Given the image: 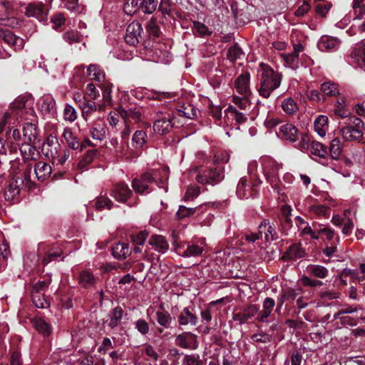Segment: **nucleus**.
Here are the masks:
<instances>
[{"label": "nucleus", "instance_id": "f257e3e1", "mask_svg": "<svg viewBox=\"0 0 365 365\" xmlns=\"http://www.w3.org/2000/svg\"><path fill=\"white\" fill-rule=\"evenodd\" d=\"M259 73V94L263 98H268L271 93L279 87L282 75L264 63H260Z\"/></svg>", "mask_w": 365, "mask_h": 365}, {"label": "nucleus", "instance_id": "f03ea898", "mask_svg": "<svg viewBox=\"0 0 365 365\" xmlns=\"http://www.w3.org/2000/svg\"><path fill=\"white\" fill-rule=\"evenodd\" d=\"M31 171L32 167L30 165H27L24 170L23 178L14 176L11 179L4 192L6 200L14 201L17 200L24 186L27 187L28 190H31L34 187V183L30 178Z\"/></svg>", "mask_w": 365, "mask_h": 365}, {"label": "nucleus", "instance_id": "7ed1b4c3", "mask_svg": "<svg viewBox=\"0 0 365 365\" xmlns=\"http://www.w3.org/2000/svg\"><path fill=\"white\" fill-rule=\"evenodd\" d=\"M364 123L355 116L349 117L344 125H341L339 133L346 141H360L364 136Z\"/></svg>", "mask_w": 365, "mask_h": 365}, {"label": "nucleus", "instance_id": "20e7f679", "mask_svg": "<svg viewBox=\"0 0 365 365\" xmlns=\"http://www.w3.org/2000/svg\"><path fill=\"white\" fill-rule=\"evenodd\" d=\"M11 21V19L8 17L0 18V39L14 47L15 50H21L24 46V40L15 36L9 30L1 27V26H9Z\"/></svg>", "mask_w": 365, "mask_h": 365}, {"label": "nucleus", "instance_id": "39448f33", "mask_svg": "<svg viewBox=\"0 0 365 365\" xmlns=\"http://www.w3.org/2000/svg\"><path fill=\"white\" fill-rule=\"evenodd\" d=\"M224 178L223 170L220 168L203 170L198 173L195 177L197 182L202 185L216 184Z\"/></svg>", "mask_w": 365, "mask_h": 365}, {"label": "nucleus", "instance_id": "423d86ee", "mask_svg": "<svg viewBox=\"0 0 365 365\" xmlns=\"http://www.w3.org/2000/svg\"><path fill=\"white\" fill-rule=\"evenodd\" d=\"M41 150L46 158L54 161L61 152V145L58 138L51 135H48L42 145Z\"/></svg>", "mask_w": 365, "mask_h": 365}, {"label": "nucleus", "instance_id": "0eeeda50", "mask_svg": "<svg viewBox=\"0 0 365 365\" xmlns=\"http://www.w3.org/2000/svg\"><path fill=\"white\" fill-rule=\"evenodd\" d=\"M142 34L141 24L134 21L127 26L125 41L131 46H135L143 40Z\"/></svg>", "mask_w": 365, "mask_h": 365}, {"label": "nucleus", "instance_id": "6e6552de", "mask_svg": "<svg viewBox=\"0 0 365 365\" xmlns=\"http://www.w3.org/2000/svg\"><path fill=\"white\" fill-rule=\"evenodd\" d=\"M175 117H171L170 115H160L157 118L153 125L154 131L160 135H164L172 129L175 125Z\"/></svg>", "mask_w": 365, "mask_h": 365}, {"label": "nucleus", "instance_id": "1a4fd4ad", "mask_svg": "<svg viewBox=\"0 0 365 365\" xmlns=\"http://www.w3.org/2000/svg\"><path fill=\"white\" fill-rule=\"evenodd\" d=\"M257 192L256 186L249 184L246 177L240 178L236 190V193L240 199L254 197Z\"/></svg>", "mask_w": 365, "mask_h": 365}, {"label": "nucleus", "instance_id": "9d476101", "mask_svg": "<svg viewBox=\"0 0 365 365\" xmlns=\"http://www.w3.org/2000/svg\"><path fill=\"white\" fill-rule=\"evenodd\" d=\"M178 322L180 327L196 326L198 323V317L195 314V308L192 307L183 308L178 317Z\"/></svg>", "mask_w": 365, "mask_h": 365}, {"label": "nucleus", "instance_id": "9b49d317", "mask_svg": "<svg viewBox=\"0 0 365 365\" xmlns=\"http://www.w3.org/2000/svg\"><path fill=\"white\" fill-rule=\"evenodd\" d=\"M258 312V305L250 304L247 307L243 308L240 312L233 313L232 319L235 322H238L240 324H243L256 316Z\"/></svg>", "mask_w": 365, "mask_h": 365}, {"label": "nucleus", "instance_id": "f8f14e48", "mask_svg": "<svg viewBox=\"0 0 365 365\" xmlns=\"http://www.w3.org/2000/svg\"><path fill=\"white\" fill-rule=\"evenodd\" d=\"M225 121L228 123L230 119L235 120L237 125L245 123L249 115V112H240L233 106H230L225 110Z\"/></svg>", "mask_w": 365, "mask_h": 365}, {"label": "nucleus", "instance_id": "ddd939ff", "mask_svg": "<svg viewBox=\"0 0 365 365\" xmlns=\"http://www.w3.org/2000/svg\"><path fill=\"white\" fill-rule=\"evenodd\" d=\"M341 44V41L336 38L330 36H322L318 43V47L322 51H335Z\"/></svg>", "mask_w": 365, "mask_h": 365}, {"label": "nucleus", "instance_id": "4468645a", "mask_svg": "<svg viewBox=\"0 0 365 365\" xmlns=\"http://www.w3.org/2000/svg\"><path fill=\"white\" fill-rule=\"evenodd\" d=\"M281 168L282 165L272 160L266 163L264 170L267 180L271 184L277 185L278 182V172Z\"/></svg>", "mask_w": 365, "mask_h": 365}, {"label": "nucleus", "instance_id": "2eb2a0df", "mask_svg": "<svg viewBox=\"0 0 365 365\" xmlns=\"http://www.w3.org/2000/svg\"><path fill=\"white\" fill-rule=\"evenodd\" d=\"M131 194L132 191L125 183L116 184L110 192L111 196L120 202H125Z\"/></svg>", "mask_w": 365, "mask_h": 365}, {"label": "nucleus", "instance_id": "dca6fc26", "mask_svg": "<svg viewBox=\"0 0 365 365\" xmlns=\"http://www.w3.org/2000/svg\"><path fill=\"white\" fill-rule=\"evenodd\" d=\"M277 135L282 138L295 142L297 140V129L292 124H284L279 127Z\"/></svg>", "mask_w": 365, "mask_h": 365}, {"label": "nucleus", "instance_id": "f3484780", "mask_svg": "<svg viewBox=\"0 0 365 365\" xmlns=\"http://www.w3.org/2000/svg\"><path fill=\"white\" fill-rule=\"evenodd\" d=\"M250 73L245 72L240 74L235 81V88L242 95L250 93Z\"/></svg>", "mask_w": 365, "mask_h": 365}, {"label": "nucleus", "instance_id": "a211bd4d", "mask_svg": "<svg viewBox=\"0 0 365 365\" xmlns=\"http://www.w3.org/2000/svg\"><path fill=\"white\" fill-rule=\"evenodd\" d=\"M149 244L159 253L164 254L169 249V244L163 235H152Z\"/></svg>", "mask_w": 365, "mask_h": 365}, {"label": "nucleus", "instance_id": "6ab92c4d", "mask_svg": "<svg viewBox=\"0 0 365 365\" xmlns=\"http://www.w3.org/2000/svg\"><path fill=\"white\" fill-rule=\"evenodd\" d=\"M51 166L43 161L38 162L34 167V173L38 180L44 181L51 174Z\"/></svg>", "mask_w": 365, "mask_h": 365}, {"label": "nucleus", "instance_id": "aec40b11", "mask_svg": "<svg viewBox=\"0 0 365 365\" xmlns=\"http://www.w3.org/2000/svg\"><path fill=\"white\" fill-rule=\"evenodd\" d=\"M119 115L124 120L132 119L135 121L140 120L141 117V111L140 108L129 107L128 108H119L117 110Z\"/></svg>", "mask_w": 365, "mask_h": 365}, {"label": "nucleus", "instance_id": "412c9836", "mask_svg": "<svg viewBox=\"0 0 365 365\" xmlns=\"http://www.w3.org/2000/svg\"><path fill=\"white\" fill-rule=\"evenodd\" d=\"M17 119L12 111L0 110V134L9 128V126Z\"/></svg>", "mask_w": 365, "mask_h": 365}, {"label": "nucleus", "instance_id": "4be33fe9", "mask_svg": "<svg viewBox=\"0 0 365 365\" xmlns=\"http://www.w3.org/2000/svg\"><path fill=\"white\" fill-rule=\"evenodd\" d=\"M80 108L82 110V115L86 120L87 117L91 115L97 110H102L104 109L103 104L97 105L96 102L87 100L84 101L81 105Z\"/></svg>", "mask_w": 365, "mask_h": 365}, {"label": "nucleus", "instance_id": "5701e85b", "mask_svg": "<svg viewBox=\"0 0 365 365\" xmlns=\"http://www.w3.org/2000/svg\"><path fill=\"white\" fill-rule=\"evenodd\" d=\"M305 255V250L302 247L301 244L298 243L294 244L289 247L284 252V258L297 259L304 257Z\"/></svg>", "mask_w": 365, "mask_h": 365}, {"label": "nucleus", "instance_id": "b1692460", "mask_svg": "<svg viewBox=\"0 0 365 365\" xmlns=\"http://www.w3.org/2000/svg\"><path fill=\"white\" fill-rule=\"evenodd\" d=\"M130 253L129 245L125 242L115 244L112 248V254L118 259H125Z\"/></svg>", "mask_w": 365, "mask_h": 365}, {"label": "nucleus", "instance_id": "393cba45", "mask_svg": "<svg viewBox=\"0 0 365 365\" xmlns=\"http://www.w3.org/2000/svg\"><path fill=\"white\" fill-rule=\"evenodd\" d=\"M31 143H24L20 150L25 160H36L39 157V153L36 147L31 145Z\"/></svg>", "mask_w": 365, "mask_h": 365}, {"label": "nucleus", "instance_id": "a878e982", "mask_svg": "<svg viewBox=\"0 0 365 365\" xmlns=\"http://www.w3.org/2000/svg\"><path fill=\"white\" fill-rule=\"evenodd\" d=\"M123 316V310L121 307H117L114 308L108 315L110 319L107 321L108 326L112 329L117 327L120 325Z\"/></svg>", "mask_w": 365, "mask_h": 365}, {"label": "nucleus", "instance_id": "bb28decb", "mask_svg": "<svg viewBox=\"0 0 365 365\" xmlns=\"http://www.w3.org/2000/svg\"><path fill=\"white\" fill-rule=\"evenodd\" d=\"M44 11V6L42 3H30L26 7L25 14L29 17L39 19Z\"/></svg>", "mask_w": 365, "mask_h": 365}, {"label": "nucleus", "instance_id": "cd10ccee", "mask_svg": "<svg viewBox=\"0 0 365 365\" xmlns=\"http://www.w3.org/2000/svg\"><path fill=\"white\" fill-rule=\"evenodd\" d=\"M28 98L26 96H19L9 106L6 111H12L14 117L18 120L19 112L26 107Z\"/></svg>", "mask_w": 365, "mask_h": 365}, {"label": "nucleus", "instance_id": "c85d7f7f", "mask_svg": "<svg viewBox=\"0 0 365 365\" xmlns=\"http://www.w3.org/2000/svg\"><path fill=\"white\" fill-rule=\"evenodd\" d=\"M87 75L91 80L101 83L105 80V73L97 64H91L87 68Z\"/></svg>", "mask_w": 365, "mask_h": 365}, {"label": "nucleus", "instance_id": "c756f323", "mask_svg": "<svg viewBox=\"0 0 365 365\" xmlns=\"http://www.w3.org/2000/svg\"><path fill=\"white\" fill-rule=\"evenodd\" d=\"M328 118L326 115H320L314 120V129L321 137L325 136L328 130Z\"/></svg>", "mask_w": 365, "mask_h": 365}, {"label": "nucleus", "instance_id": "7c9ffc66", "mask_svg": "<svg viewBox=\"0 0 365 365\" xmlns=\"http://www.w3.org/2000/svg\"><path fill=\"white\" fill-rule=\"evenodd\" d=\"M307 272L312 277L324 279L328 276L329 270L319 264H310L307 267Z\"/></svg>", "mask_w": 365, "mask_h": 365}, {"label": "nucleus", "instance_id": "2f4dec72", "mask_svg": "<svg viewBox=\"0 0 365 365\" xmlns=\"http://www.w3.org/2000/svg\"><path fill=\"white\" fill-rule=\"evenodd\" d=\"M32 324L35 329L44 336H48L51 333V325L41 318L34 319Z\"/></svg>", "mask_w": 365, "mask_h": 365}, {"label": "nucleus", "instance_id": "473e14b6", "mask_svg": "<svg viewBox=\"0 0 365 365\" xmlns=\"http://www.w3.org/2000/svg\"><path fill=\"white\" fill-rule=\"evenodd\" d=\"M343 144L338 138H334L329 146V153L332 159L339 160L342 153Z\"/></svg>", "mask_w": 365, "mask_h": 365}, {"label": "nucleus", "instance_id": "72a5a7b5", "mask_svg": "<svg viewBox=\"0 0 365 365\" xmlns=\"http://www.w3.org/2000/svg\"><path fill=\"white\" fill-rule=\"evenodd\" d=\"M62 137L64 138L68 145L73 150H77L80 147V143L78 142L76 136L72 133L71 128H66L62 133Z\"/></svg>", "mask_w": 365, "mask_h": 365}, {"label": "nucleus", "instance_id": "f704fd0d", "mask_svg": "<svg viewBox=\"0 0 365 365\" xmlns=\"http://www.w3.org/2000/svg\"><path fill=\"white\" fill-rule=\"evenodd\" d=\"M78 282L82 287L88 288L95 284L96 279L91 271L83 270L80 274Z\"/></svg>", "mask_w": 365, "mask_h": 365}, {"label": "nucleus", "instance_id": "c9c22d12", "mask_svg": "<svg viewBox=\"0 0 365 365\" xmlns=\"http://www.w3.org/2000/svg\"><path fill=\"white\" fill-rule=\"evenodd\" d=\"M352 9L354 19H364L365 16V0H353Z\"/></svg>", "mask_w": 365, "mask_h": 365}, {"label": "nucleus", "instance_id": "e433bc0d", "mask_svg": "<svg viewBox=\"0 0 365 365\" xmlns=\"http://www.w3.org/2000/svg\"><path fill=\"white\" fill-rule=\"evenodd\" d=\"M147 33L150 38H158L161 34L160 27L155 19H150L145 26Z\"/></svg>", "mask_w": 365, "mask_h": 365}, {"label": "nucleus", "instance_id": "4c0bfd02", "mask_svg": "<svg viewBox=\"0 0 365 365\" xmlns=\"http://www.w3.org/2000/svg\"><path fill=\"white\" fill-rule=\"evenodd\" d=\"M156 320L158 323L165 329H169L172 324V317L167 311H158L156 312Z\"/></svg>", "mask_w": 365, "mask_h": 365}, {"label": "nucleus", "instance_id": "58836bf2", "mask_svg": "<svg viewBox=\"0 0 365 365\" xmlns=\"http://www.w3.org/2000/svg\"><path fill=\"white\" fill-rule=\"evenodd\" d=\"M353 55L359 66L365 69V44L361 43L356 46Z\"/></svg>", "mask_w": 365, "mask_h": 365}, {"label": "nucleus", "instance_id": "ea45409f", "mask_svg": "<svg viewBox=\"0 0 365 365\" xmlns=\"http://www.w3.org/2000/svg\"><path fill=\"white\" fill-rule=\"evenodd\" d=\"M311 153L321 158H325L327 156V147L317 141H312L310 146Z\"/></svg>", "mask_w": 365, "mask_h": 365}, {"label": "nucleus", "instance_id": "a19ab883", "mask_svg": "<svg viewBox=\"0 0 365 365\" xmlns=\"http://www.w3.org/2000/svg\"><path fill=\"white\" fill-rule=\"evenodd\" d=\"M113 205V202L108 197L101 195L95 200L93 206L97 210L101 211L104 209L110 210Z\"/></svg>", "mask_w": 365, "mask_h": 365}, {"label": "nucleus", "instance_id": "79ce46f5", "mask_svg": "<svg viewBox=\"0 0 365 365\" xmlns=\"http://www.w3.org/2000/svg\"><path fill=\"white\" fill-rule=\"evenodd\" d=\"M24 138L27 139L29 143H34L37 136V130L36 125L28 123L23 128Z\"/></svg>", "mask_w": 365, "mask_h": 365}, {"label": "nucleus", "instance_id": "37998d69", "mask_svg": "<svg viewBox=\"0 0 365 365\" xmlns=\"http://www.w3.org/2000/svg\"><path fill=\"white\" fill-rule=\"evenodd\" d=\"M89 134L93 139L102 141L106 137V130L103 125L96 124L90 128Z\"/></svg>", "mask_w": 365, "mask_h": 365}, {"label": "nucleus", "instance_id": "c03bdc74", "mask_svg": "<svg viewBox=\"0 0 365 365\" xmlns=\"http://www.w3.org/2000/svg\"><path fill=\"white\" fill-rule=\"evenodd\" d=\"M329 207L324 205L313 204L309 206L308 211L318 216H327L329 214Z\"/></svg>", "mask_w": 365, "mask_h": 365}, {"label": "nucleus", "instance_id": "a18cd8bd", "mask_svg": "<svg viewBox=\"0 0 365 365\" xmlns=\"http://www.w3.org/2000/svg\"><path fill=\"white\" fill-rule=\"evenodd\" d=\"M281 56L287 66L292 69H296L299 67V54L292 52L288 54L283 53Z\"/></svg>", "mask_w": 365, "mask_h": 365}, {"label": "nucleus", "instance_id": "49530a36", "mask_svg": "<svg viewBox=\"0 0 365 365\" xmlns=\"http://www.w3.org/2000/svg\"><path fill=\"white\" fill-rule=\"evenodd\" d=\"M322 93L329 96H336L339 94L338 86L334 83L325 82L321 86Z\"/></svg>", "mask_w": 365, "mask_h": 365}, {"label": "nucleus", "instance_id": "de8ad7c7", "mask_svg": "<svg viewBox=\"0 0 365 365\" xmlns=\"http://www.w3.org/2000/svg\"><path fill=\"white\" fill-rule=\"evenodd\" d=\"M204 251V247L197 245H189L187 249L182 255L184 257H198L200 256Z\"/></svg>", "mask_w": 365, "mask_h": 365}, {"label": "nucleus", "instance_id": "09e8293b", "mask_svg": "<svg viewBox=\"0 0 365 365\" xmlns=\"http://www.w3.org/2000/svg\"><path fill=\"white\" fill-rule=\"evenodd\" d=\"M282 108L289 115L294 113L298 110L297 103L292 98H285L282 103Z\"/></svg>", "mask_w": 365, "mask_h": 365}, {"label": "nucleus", "instance_id": "8fccbe9b", "mask_svg": "<svg viewBox=\"0 0 365 365\" xmlns=\"http://www.w3.org/2000/svg\"><path fill=\"white\" fill-rule=\"evenodd\" d=\"M63 38L68 43L73 44L80 43L82 40V36L77 31L70 30L63 34Z\"/></svg>", "mask_w": 365, "mask_h": 365}, {"label": "nucleus", "instance_id": "3c124183", "mask_svg": "<svg viewBox=\"0 0 365 365\" xmlns=\"http://www.w3.org/2000/svg\"><path fill=\"white\" fill-rule=\"evenodd\" d=\"M182 365H205V364L200 359L198 354H192L184 356Z\"/></svg>", "mask_w": 365, "mask_h": 365}, {"label": "nucleus", "instance_id": "603ef678", "mask_svg": "<svg viewBox=\"0 0 365 365\" xmlns=\"http://www.w3.org/2000/svg\"><path fill=\"white\" fill-rule=\"evenodd\" d=\"M158 0H142L140 2V9L143 12L152 14L157 7Z\"/></svg>", "mask_w": 365, "mask_h": 365}, {"label": "nucleus", "instance_id": "864d4df0", "mask_svg": "<svg viewBox=\"0 0 365 365\" xmlns=\"http://www.w3.org/2000/svg\"><path fill=\"white\" fill-rule=\"evenodd\" d=\"M147 135L143 130H137L135 132L132 140L136 148H142L145 144V138Z\"/></svg>", "mask_w": 365, "mask_h": 365}, {"label": "nucleus", "instance_id": "5fc2aeb1", "mask_svg": "<svg viewBox=\"0 0 365 365\" xmlns=\"http://www.w3.org/2000/svg\"><path fill=\"white\" fill-rule=\"evenodd\" d=\"M31 298L37 308H46L49 306L48 302L44 298V294L31 293Z\"/></svg>", "mask_w": 365, "mask_h": 365}, {"label": "nucleus", "instance_id": "6e6d98bb", "mask_svg": "<svg viewBox=\"0 0 365 365\" xmlns=\"http://www.w3.org/2000/svg\"><path fill=\"white\" fill-rule=\"evenodd\" d=\"M242 55H243L242 49L237 44H235L229 48L227 57L230 61L235 62L237 59L240 58Z\"/></svg>", "mask_w": 365, "mask_h": 365}, {"label": "nucleus", "instance_id": "4d7b16f0", "mask_svg": "<svg viewBox=\"0 0 365 365\" xmlns=\"http://www.w3.org/2000/svg\"><path fill=\"white\" fill-rule=\"evenodd\" d=\"M99 87L103 91V99L109 105L112 104V87L113 85L110 83H103L99 85Z\"/></svg>", "mask_w": 365, "mask_h": 365}, {"label": "nucleus", "instance_id": "13d9d810", "mask_svg": "<svg viewBox=\"0 0 365 365\" xmlns=\"http://www.w3.org/2000/svg\"><path fill=\"white\" fill-rule=\"evenodd\" d=\"M232 102L243 112H250L251 106L247 98L233 96Z\"/></svg>", "mask_w": 365, "mask_h": 365}, {"label": "nucleus", "instance_id": "bf43d9fd", "mask_svg": "<svg viewBox=\"0 0 365 365\" xmlns=\"http://www.w3.org/2000/svg\"><path fill=\"white\" fill-rule=\"evenodd\" d=\"M196 212L195 207H187L184 205H180L179 207V209L176 213V217L178 219H183L185 217H189L194 215V213Z\"/></svg>", "mask_w": 365, "mask_h": 365}, {"label": "nucleus", "instance_id": "052dcab7", "mask_svg": "<svg viewBox=\"0 0 365 365\" xmlns=\"http://www.w3.org/2000/svg\"><path fill=\"white\" fill-rule=\"evenodd\" d=\"M77 118L75 108L71 105L66 104L63 110V119L66 121L73 122Z\"/></svg>", "mask_w": 365, "mask_h": 365}, {"label": "nucleus", "instance_id": "680f3d73", "mask_svg": "<svg viewBox=\"0 0 365 365\" xmlns=\"http://www.w3.org/2000/svg\"><path fill=\"white\" fill-rule=\"evenodd\" d=\"M302 293V288H288L286 290L283 291V297L286 298V300L287 301L294 302L296 299L297 297Z\"/></svg>", "mask_w": 365, "mask_h": 365}, {"label": "nucleus", "instance_id": "e2e57ef3", "mask_svg": "<svg viewBox=\"0 0 365 365\" xmlns=\"http://www.w3.org/2000/svg\"><path fill=\"white\" fill-rule=\"evenodd\" d=\"M200 193V188L198 186H190L187 187L184 196L185 201L193 200Z\"/></svg>", "mask_w": 365, "mask_h": 365}, {"label": "nucleus", "instance_id": "0e129e2a", "mask_svg": "<svg viewBox=\"0 0 365 365\" xmlns=\"http://www.w3.org/2000/svg\"><path fill=\"white\" fill-rule=\"evenodd\" d=\"M132 187L135 192L138 193H143L145 190L148 189V185H147L142 179L135 178L132 181Z\"/></svg>", "mask_w": 365, "mask_h": 365}, {"label": "nucleus", "instance_id": "69168bd1", "mask_svg": "<svg viewBox=\"0 0 365 365\" xmlns=\"http://www.w3.org/2000/svg\"><path fill=\"white\" fill-rule=\"evenodd\" d=\"M192 31L195 34H198L201 36L210 34L207 27L205 24L198 21H195L193 23Z\"/></svg>", "mask_w": 365, "mask_h": 365}, {"label": "nucleus", "instance_id": "338daca9", "mask_svg": "<svg viewBox=\"0 0 365 365\" xmlns=\"http://www.w3.org/2000/svg\"><path fill=\"white\" fill-rule=\"evenodd\" d=\"M187 335H192V334L190 332H185L178 334L175 338V344L181 348L188 349L190 345L187 340Z\"/></svg>", "mask_w": 365, "mask_h": 365}, {"label": "nucleus", "instance_id": "774afa93", "mask_svg": "<svg viewBox=\"0 0 365 365\" xmlns=\"http://www.w3.org/2000/svg\"><path fill=\"white\" fill-rule=\"evenodd\" d=\"M135 327L143 335L147 334L150 329L148 322L143 319H139L135 322Z\"/></svg>", "mask_w": 365, "mask_h": 365}]
</instances>
